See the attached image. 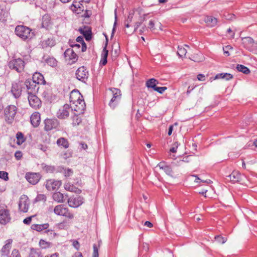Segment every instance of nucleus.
Segmentation results:
<instances>
[{
    "label": "nucleus",
    "instance_id": "40",
    "mask_svg": "<svg viewBox=\"0 0 257 257\" xmlns=\"http://www.w3.org/2000/svg\"><path fill=\"white\" fill-rule=\"evenodd\" d=\"M57 226L59 229L67 230L69 228L68 224L65 221L58 223Z\"/></svg>",
    "mask_w": 257,
    "mask_h": 257
},
{
    "label": "nucleus",
    "instance_id": "58",
    "mask_svg": "<svg viewBox=\"0 0 257 257\" xmlns=\"http://www.w3.org/2000/svg\"><path fill=\"white\" fill-rule=\"evenodd\" d=\"M195 87H196V86H194V85L189 86L188 87L187 90L186 91L187 94H188V95L191 92V91L194 89Z\"/></svg>",
    "mask_w": 257,
    "mask_h": 257
},
{
    "label": "nucleus",
    "instance_id": "24",
    "mask_svg": "<svg viewBox=\"0 0 257 257\" xmlns=\"http://www.w3.org/2000/svg\"><path fill=\"white\" fill-rule=\"evenodd\" d=\"M12 92L15 97L20 96L22 92V86L19 83H15L12 85Z\"/></svg>",
    "mask_w": 257,
    "mask_h": 257
},
{
    "label": "nucleus",
    "instance_id": "47",
    "mask_svg": "<svg viewBox=\"0 0 257 257\" xmlns=\"http://www.w3.org/2000/svg\"><path fill=\"white\" fill-rule=\"evenodd\" d=\"M0 178L8 181L9 180L8 173L5 171H0Z\"/></svg>",
    "mask_w": 257,
    "mask_h": 257
},
{
    "label": "nucleus",
    "instance_id": "18",
    "mask_svg": "<svg viewBox=\"0 0 257 257\" xmlns=\"http://www.w3.org/2000/svg\"><path fill=\"white\" fill-rule=\"evenodd\" d=\"M31 124L34 127H37L39 125L41 122V115L38 112H34L30 117Z\"/></svg>",
    "mask_w": 257,
    "mask_h": 257
},
{
    "label": "nucleus",
    "instance_id": "23",
    "mask_svg": "<svg viewBox=\"0 0 257 257\" xmlns=\"http://www.w3.org/2000/svg\"><path fill=\"white\" fill-rule=\"evenodd\" d=\"M233 78V76L230 73H222L216 74L214 78H211L210 80H215L216 79H224L225 80H229Z\"/></svg>",
    "mask_w": 257,
    "mask_h": 257
},
{
    "label": "nucleus",
    "instance_id": "62",
    "mask_svg": "<svg viewBox=\"0 0 257 257\" xmlns=\"http://www.w3.org/2000/svg\"><path fill=\"white\" fill-rule=\"evenodd\" d=\"M144 225H145V226H147V227H149V228H151V227H153V224H152L151 222H150V221H146V222L144 223Z\"/></svg>",
    "mask_w": 257,
    "mask_h": 257
},
{
    "label": "nucleus",
    "instance_id": "50",
    "mask_svg": "<svg viewBox=\"0 0 257 257\" xmlns=\"http://www.w3.org/2000/svg\"><path fill=\"white\" fill-rule=\"evenodd\" d=\"M167 88L166 87H156L155 89V91L158 92L160 94H162L165 90H166Z\"/></svg>",
    "mask_w": 257,
    "mask_h": 257
},
{
    "label": "nucleus",
    "instance_id": "6",
    "mask_svg": "<svg viewBox=\"0 0 257 257\" xmlns=\"http://www.w3.org/2000/svg\"><path fill=\"white\" fill-rule=\"evenodd\" d=\"M54 212L56 215L63 216L68 219H73L74 214L69 211L68 208L63 205H58L54 209Z\"/></svg>",
    "mask_w": 257,
    "mask_h": 257
},
{
    "label": "nucleus",
    "instance_id": "59",
    "mask_svg": "<svg viewBox=\"0 0 257 257\" xmlns=\"http://www.w3.org/2000/svg\"><path fill=\"white\" fill-rule=\"evenodd\" d=\"M73 246L78 250L80 247V244L78 241L74 240L73 241Z\"/></svg>",
    "mask_w": 257,
    "mask_h": 257
},
{
    "label": "nucleus",
    "instance_id": "10",
    "mask_svg": "<svg viewBox=\"0 0 257 257\" xmlns=\"http://www.w3.org/2000/svg\"><path fill=\"white\" fill-rule=\"evenodd\" d=\"M64 57L66 62L69 64H72L77 61V55L72 49H67L64 52Z\"/></svg>",
    "mask_w": 257,
    "mask_h": 257
},
{
    "label": "nucleus",
    "instance_id": "44",
    "mask_svg": "<svg viewBox=\"0 0 257 257\" xmlns=\"http://www.w3.org/2000/svg\"><path fill=\"white\" fill-rule=\"evenodd\" d=\"M80 113L77 112V114H76L73 118V124L74 125H78L81 122V119L78 117V115Z\"/></svg>",
    "mask_w": 257,
    "mask_h": 257
},
{
    "label": "nucleus",
    "instance_id": "37",
    "mask_svg": "<svg viewBox=\"0 0 257 257\" xmlns=\"http://www.w3.org/2000/svg\"><path fill=\"white\" fill-rule=\"evenodd\" d=\"M236 69L238 71L241 72L246 74H249L250 72L247 67L243 65H237L236 66Z\"/></svg>",
    "mask_w": 257,
    "mask_h": 257
},
{
    "label": "nucleus",
    "instance_id": "9",
    "mask_svg": "<svg viewBox=\"0 0 257 257\" xmlns=\"http://www.w3.org/2000/svg\"><path fill=\"white\" fill-rule=\"evenodd\" d=\"M72 110L73 109H72L69 105L65 104L59 109L57 112V116L59 119H65L69 116Z\"/></svg>",
    "mask_w": 257,
    "mask_h": 257
},
{
    "label": "nucleus",
    "instance_id": "36",
    "mask_svg": "<svg viewBox=\"0 0 257 257\" xmlns=\"http://www.w3.org/2000/svg\"><path fill=\"white\" fill-rule=\"evenodd\" d=\"M48 226V224H33L31 228L38 231H42V230L47 228Z\"/></svg>",
    "mask_w": 257,
    "mask_h": 257
},
{
    "label": "nucleus",
    "instance_id": "41",
    "mask_svg": "<svg viewBox=\"0 0 257 257\" xmlns=\"http://www.w3.org/2000/svg\"><path fill=\"white\" fill-rule=\"evenodd\" d=\"M29 257H42L41 252L34 249H31Z\"/></svg>",
    "mask_w": 257,
    "mask_h": 257
},
{
    "label": "nucleus",
    "instance_id": "33",
    "mask_svg": "<svg viewBox=\"0 0 257 257\" xmlns=\"http://www.w3.org/2000/svg\"><path fill=\"white\" fill-rule=\"evenodd\" d=\"M191 59L194 62H200L205 60V57L200 53H195L192 56Z\"/></svg>",
    "mask_w": 257,
    "mask_h": 257
},
{
    "label": "nucleus",
    "instance_id": "22",
    "mask_svg": "<svg viewBox=\"0 0 257 257\" xmlns=\"http://www.w3.org/2000/svg\"><path fill=\"white\" fill-rule=\"evenodd\" d=\"M106 43L105 47H104L101 54V60L100 61V64L102 65H105L107 63V58L108 56V51L106 49L107 45V38L106 37Z\"/></svg>",
    "mask_w": 257,
    "mask_h": 257
},
{
    "label": "nucleus",
    "instance_id": "14",
    "mask_svg": "<svg viewBox=\"0 0 257 257\" xmlns=\"http://www.w3.org/2000/svg\"><path fill=\"white\" fill-rule=\"evenodd\" d=\"M61 185L62 182L61 181L51 179L47 181L46 188L48 190L52 191L58 189Z\"/></svg>",
    "mask_w": 257,
    "mask_h": 257
},
{
    "label": "nucleus",
    "instance_id": "45",
    "mask_svg": "<svg viewBox=\"0 0 257 257\" xmlns=\"http://www.w3.org/2000/svg\"><path fill=\"white\" fill-rule=\"evenodd\" d=\"M62 173L66 177H68L72 175L73 171L70 169H64Z\"/></svg>",
    "mask_w": 257,
    "mask_h": 257
},
{
    "label": "nucleus",
    "instance_id": "8",
    "mask_svg": "<svg viewBox=\"0 0 257 257\" xmlns=\"http://www.w3.org/2000/svg\"><path fill=\"white\" fill-rule=\"evenodd\" d=\"M11 219L10 211L7 206H0V223L6 224Z\"/></svg>",
    "mask_w": 257,
    "mask_h": 257
},
{
    "label": "nucleus",
    "instance_id": "21",
    "mask_svg": "<svg viewBox=\"0 0 257 257\" xmlns=\"http://www.w3.org/2000/svg\"><path fill=\"white\" fill-rule=\"evenodd\" d=\"M64 188L66 190L74 192L76 194H79L81 193V189L80 188L76 187L70 183H65L64 185Z\"/></svg>",
    "mask_w": 257,
    "mask_h": 257
},
{
    "label": "nucleus",
    "instance_id": "49",
    "mask_svg": "<svg viewBox=\"0 0 257 257\" xmlns=\"http://www.w3.org/2000/svg\"><path fill=\"white\" fill-rule=\"evenodd\" d=\"M192 177L193 178H194V182H195L196 183L202 182H204V183H210L211 182V181L209 180H201L196 176H192Z\"/></svg>",
    "mask_w": 257,
    "mask_h": 257
},
{
    "label": "nucleus",
    "instance_id": "13",
    "mask_svg": "<svg viewBox=\"0 0 257 257\" xmlns=\"http://www.w3.org/2000/svg\"><path fill=\"white\" fill-rule=\"evenodd\" d=\"M9 66L18 72H21L24 69V62L21 59H15L9 63Z\"/></svg>",
    "mask_w": 257,
    "mask_h": 257
},
{
    "label": "nucleus",
    "instance_id": "3",
    "mask_svg": "<svg viewBox=\"0 0 257 257\" xmlns=\"http://www.w3.org/2000/svg\"><path fill=\"white\" fill-rule=\"evenodd\" d=\"M16 34L23 40L31 39L33 36V33L31 32V30L24 26H18L15 28Z\"/></svg>",
    "mask_w": 257,
    "mask_h": 257
},
{
    "label": "nucleus",
    "instance_id": "2",
    "mask_svg": "<svg viewBox=\"0 0 257 257\" xmlns=\"http://www.w3.org/2000/svg\"><path fill=\"white\" fill-rule=\"evenodd\" d=\"M70 103L72 109L78 113H82L85 105L83 96L78 91L74 90L70 94Z\"/></svg>",
    "mask_w": 257,
    "mask_h": 257
},
{
    "label": "nucleus",
    "instance_id": "4",
    "mask_svg": "<svg viewBox=\"0 0 257 257\" xmlns=\"http://www.w3.org/2000/svg\"><path fill=\"white\" fill-rule=\"evenodd\" d=\"M17 108L14 105H10L4 109V116L5 120L9 123H12L15 118Z\"/></svg>",
    "mask_w": 257,
    "mask_h": 257
},
{
    "label": "nucleus",
    "instance_id": "1",
    "mask_svg": "<svg viewBox=\"0 0 257 257\" xmlns=\"http://www.w3.org/2000/svg\"><path fill=\"white\" fill-rule=\"evenodd\" d=\"M145 20V14L140 10H136L129 14L125 22L126 33L131 34L136 31Z\"/></svg>",
    "mask_w": 257,
    "mask_h": 257
},
{
    "label": "nucleus",
    "instance_id": "31",
    "mask_svg": "<svg viewBox=\"0 0 257 257\" xmlns=\"http://www.w3.org/2000/svg\"><path fill=\"white\" fill-rule=\"evenodd\" d=\"M53 198L55 201L58 203H62L64 201V195L60 192L54 193L53 195Z\"/></svg>",
    "mask_w": 257,
    "mask_h": 257
},
{
    "label": "nucleus",
    "instance_id": "38",
    "mask_svg": "<svg viewBox=\"0 0 257 257\" xmlns=\"http://www.w3.org/2000/svg\"><path fill=\"white\" fill-rule=\"evenodd\" d=\"M39 245L41 248L46 249L51 246V243L42 239L39 241Z\"/></svg>",
    "mask_w": 257,
    "mask_h": 257
},
{
    "label": "nucleus",
    "instance_id": "25",
    "mask_svg": "<svg viewBox=\"0 0 257 257\" xmlns=\"http://www.w3.org/2000/svg\"><path fill=\"white\" fill-rule=\"evenodd\" d=\"M26 86L29 90L28 94H32V93L36 91L38 89L37 85L32 80H27L25 82Z\"/></svg>",
    "mask_w": 257,
    "mask_h": 257
},
{
    "label": "nucleus",
    "instance_id": "12",
    "mask_svg": "<svg viewBox=\"0 0 257 257\" xmlns=\"http://www.w3.org/2000/svg\"><path fill=\"white\" fill-rule=\"evenodd\" d=\"M25 178L29 183L35 185L39 182L41 176L39 173L28 172L26 174Z\"/></svg>",
    "mask_w": 257,
    "mask_h": 257
},
{
    "label": "nucleus",
    "instance_id": "46",
    "mask_svg": "<svg viewBox=\"0 0 257 257\" xmlns=\"http://www.w3.org/2000/svg\"><path fill=\"white\" fill-rule=\"evenodd\" d=\"M216 242L219 244H223L226 241V239L222 236H217L215 237Z\"/></svg>",
    "mask_w": 257,
    "mask_h": 257
},
{
    "label": "nucleus",
    "instance_id": "29",
    "mask_svg": "<svg viewBox=\"0 0 257 257\" xmlns=\"http://www.w3.org/2000/svg\"><path fill=\"white\" fill-rule=\"evenodd\" d=\"M186 47H188L186 45H181L178 47L177 54L180 57H185L187 52Z\"/></svg>",
    "mask_w": 257,
    "mask_h": 257
},
{
    "label": "nucleus",
    "instance_id": "17",
    "mask_svg": "<svg viewBox=\"0 0 257 257\" xmlns=\"http://www.w3.org/2000/svg\"><path fill=\"white\" fill-rule=\"evenodd\" d=\"M83 198L80 196L72 197L69 199L68 203L70 207L77 208L83 203Z\"/></svg>",
    "mask_w": 257,
    "mask_h": 257
},
{
    "label": "nucleus",
    "instance_id": "26",
    "mask_svg": "<svg viewBox=\"0 0 257 257\" xmlns=\"http://www.w3.org/2000/svg\"><path fill=\"white\" fill-rule=\"evenodd\" d=\"M149 28L153 32L157 30H162V24L160 23H155L153 20H150L149 23Z\"/></svg>",
    "mask_w": 257,
    "mask_h": 257
},
{
    "label": "nucleus",
    "instance_id": "60",
    "mask_svg": "<svg viewBox=\"0 0 257 257\" xmlns=\"http://www.w3.org/2000/svg\"><path fill=\"white\" fill-rule=\"evenodd\" d=\"M46 196L44 195H42V194H40V195H39L37 196L36 198V201H39L41 199H42V200H44L45 201L46 200Z\"/></svg>",
    "mask_w": 257,
    "mask_h": 257
},
{
    "label": "nucleus",
    "instance_id": "15",
    "mask_svg": "<svg viewBox=\"0 0 257 257\" xmlns=\"http://www.w3.org/2000/svg\"><path fill=\"white\" fill-rule=\"evenodd\" d=\"M28 100L30 106L34 108H39L41 104L40 99L34 94H29Z\"/></svg>",
    "mask_w": 257,
    "mask_h": 257
},
{
    "label": "nucleus",
    "instance_id": "16",
    "mask_svg": "<svg viewBox=\"0 0 257 257\" xmlns=\"http://www.w3.org/2000/svg\"><path fill=\"white\" fill-rule=\"evenodd\" d=\"M76 76L79 80L84 81L87 78L88 71L84 67H80L77 70Z\"/></svg>",
    "mask_w": 257,
    "mask_h": 257
},
{
    "label": "nucleus",
    "instance_id": "34",
    "mask_svg": "<svg viewBox=\"0 0 257 257\" xmlns=\"http://www.w3.org/2000/svg\"><path fill=\"white\" fill-rule=\"evenodd\" d=\"M42 27L46 29H49L51 25V20L48 16H44L42 19Z\"/></svg>",
    "mask_w": 257,
    "mask_h": 257
},
{
    "label": "nucleus",
    "instance_id": "52",
    "mask_svg": "<svg viewBox=\"0 0 257 257\" xmlns=\"http://www.w3.org/2000/svg\"><path fill=\"white\" fill-rule=\"evenodd\" d=\"M164 172L168 175H171V174H172V170L171 169L168 167V166H166L164 168H162Z\"/></svg>",
    "mask_w": 257,
    "mask_h": 257
},
{
    "label": "nucleus",
    "instance_id": "64",
    "mask_svg": "<svg viewBox=\"0 0 257 257\" xmlns=\"http://www.w3.org/2000/svg\"><path fill=\"white\" fill-rule=\"evenodd\" d=\"M72 257H83L82 253L79 252H76L73 255H72Z\"/></svg>",
    "mask_w": 257,
    "mask_h": 257
},
{
    "label": "nucleus",
    "instance_id": "7",
    "mask_svg": "<svg viewBox=\"0 0 257 257\" xmlns=\"http://www.w3.org/2000/svg\"><path fill=\"white\" fill-rule=\"evenodd\" d=\"M30 205V201L26 195H22L19 199L18 203L19 210L23 213L28 211Z\"/></svg>",
    "mask_w": 257,
    "mask_h": 257
},
{
    "label": "nucleus",
    "instance_id": "19",
    "mask_svg": "<svg viewBox=\"0 0 257 257\" xmlns=\"http://www.w3.org/2000/svg\"><path fill=\"white\" fill-rule=\"evenodd\" d=\"M111 91L113 94V97L110 101L109 105L113 107L114 106V105L113 104V102L117 101L120 99L121 93L120 91L116 88H112Z\"/></svg>",
    "mask_w": 257,
    "mask_h": 257
},
{
    "label": "nucleus",
    "instance_id": "11",
    "mask_svg": "<svg viewBox=\"0 0 257 257\" xmlns=\"http://www.w3.org/2000/svg\"><path fill=\"white\" fill-rule=\"evenodd\" d=\"M83 3V0H74L70 7V9L73 12L77 14H80L84 10Z\"/></svg>",
    "mask_w": 257,
    "mask_h": 257
},
{
    "label": "nucleus",
    "instance_id": "53",
    "mask_svg": "<svg viewBox=\"0 0 257 257\" xmlns=\"http://www.w3.org/2000/svg\"><path fill=\"white\" fill-rule=\"evenodd\" d=\"M178 147V144L177 143H174L173 147L170 149V151L172 153H176Z\"/></svg>",
    "mask_w": 257,
    "mask_h": 257
},
{
    "label": "nucleus",
    "instance_id": "39",
    "mask_svg": "<svg viewBox=\"0 0 257 257\" xmlns=\"http://www.w3.org/2000/svg\"><path fill=\"white\" fill-rule=\"evenodd\" d=\"M53 121L51 119H47L45 120V130L47 131L51 130L53 126Z\"/></svg>",
    "mask_w": 257,
    "mask_h": 257
},
{
    "label": "nucleus",
    "instance_id": "42",
    "mask_svg": "<svg viewBox=\"0 0 257 257\" xmlns=\"http://www.w3.org/2000/svg\"><path fill=\"white\" fill-rule=\"evenodd\" d=\"M81 33L84 36L85 39L87 41L90 40L91 39V33L90 30H87L86 31H82L80 30Z\"/></svg>",
    "mask_w": 257,
    "mask_h": 257
},
{
    "label": "nucleus",
    "instance_id": "51",
    "mask_svg": "<svg viewBox=\"0 0 257 257\" xmlns=\"http://www.w3.org/2000/svg\"><path fill=\"white\" fill-rule=\"evenodd\" d=\"M36 215H32L29 217H28L24 219L23 223L26 224H30L32 221V219L33 217H34Z\"/></svg>",
    "mask_w": 257,
    "mask_h": 257
},
{
    "label": "nucleus",
    "instance_id": "35",
    "mask_svg": "<svg viewBox=\"0 0 257 257\" xmlns=\"http://www.w3.org/2000/svg\"><path fill=\"white\" fill-rule=\"evenodd\" d=\"M16 139H17V144L18 145H22L24 142H25L26 139L24 137L23 134L21 132H18L16 134Z\"/></svg>",
    "mask_w": 257,
    "mask_h": 257
},
{
    "label": "nucleus",
    "instance_id": "55",
    "mask_svg": "<svg viewBox=\"0 0 257 257\" xmlns=\"http://www.w3.org/2000/svg\"><path fill=\"white\" fill-rule=\"evenodd\" d=\"M205 78H206V77H205V75H204L203 74H199L197 76V78L198 80L200 81H205Z\"/></svg>",
    "mask_w": 257,
    "mask_h": 257
},
{
    "label": "nucleus",
    "instance_id": "57",
    "mask_svg": "<svg viewBox=\"0 0 257 257\" xmlns=\"http://www.w3.org/2000/svg\"><path fill=\"white\" fill-rule=\"evenodd\" d=\"M93 257H98V250L95 245H93Z\"/></svg>",
    "mask_w": 257,
    "mask_h": 257
},
{
    "label": "nucleus",
    "instance_id": "54",
    "mask_svg": "<svg viewBox=\"0 0 257 257\" xmlns=\"http://www.w3.org/2000/svg\"><path fill=\"white\" fill-rule=\"evenodd\" d=\"M15 156L17 160H20L23 156V154L22 152L18 151L15 153Z\"/></svg>",
    "mask_w": 257,
    "mask_h": 257
},
{
    "label": "nucleus",
    "instance_id": "28",
    "mask_svg": "<svg viewBox=\"0 0 257 257\" xmlns=\"http://www.w3.org/2000/svg\"><path fill=\"white\" fill-rule=\"evenodd\" d=\"M228 177L233 182H237L240 180V174L237 171H233Z\"/></svg>",
    "mask_w": 257,
    "mask_h": 257
},
{
    "label": "nucleus",
    "instance_id": "20",
    "mask_svg": "<svg viewBox=\"0 0 257 257\" xmlns=\"http://www.w3.org/2000/svg\"><path fill=\"white\" fill-rule=\"evenodd\" d=\"M204 22L206 23L207 26L212 28L215 27L217 24V19L210 16H206L204 20Z\"/></svg>",
    "mask_w": 257,
    "mask_h": 257
},
{
    "label": "nucleus",
    "instance_id": "63",
    "mask_svg": "<svg viewBox=\"0 0 257 257\" xmlns=\"http://www.w3.org/2000/svg\"><path fill=\"white\" fill-rule=\"evenodd\" d=\"M76 41L77 42L80 43L81 44L82 43H84L83 41V38L82 36H79L76 39Z\"/></svg>",
    "mask_w": 257,
    "mask_h": 257
},
{
    "label": "nucleus",
    "instance_id": "30",
    "mask_svg": "<svg viewBox=\"0 0 257 257\" xmlns=\"http://www.w3.org/2000/svg\"><path fill=\"white\" fill-rule=\"evenodd\" d=\"M157 84H158V81L154 78L149 79L146 82V86L148 88L153 89L154 90L157 87Z\"/></svg>",
    "mask_w": 257,
    "mask_h": 257
},
{
    "label": "nucleus",
    "instance_id": "43",
    "mask_svg": "<svg viewBox=\"0 0 257 257\" xmlns=\"http://www.w3.org/2000/svg\"><path fill=\"white\" fill-rule=\"evenodd\" d=\"M232 49L233 48L230 45L225 46L223 48L224 54L226 56H229L230 55L229 52L230 51L232 50Z\"/></svg>",
    "mask_w": 257,
    "mask_h": 257
},
{
    "label": "nucleus",
    "instance_id": "5",
    "mask_svg": "<svg viewBox=\"0 0 257 257\" xmlns=\"http://www.w3.org/2000/svg\"><path fill=\"white\" fill-rule=\"evenodd\" d=\"M241 42L245 49L257 55V43H255L252 38L250 37L242 38Z\"/></svg>",
    "mask_w": 257,
    "mask_h": 257
},
{
    "label": "nucleus",
    "instance_id": "32",
    "mask_svg": "<svg viewBox=\"0 0 257 257\" xmlns=\"http://www.w3.org/2000/svg\"><path fill=\"white\" fill-rule=\"evenodd\" d=\"M57 144L59 147H62L65 149L69 147V143L68 141L64 138H60L57 141Z\"/></svg>",
    "mask_w": 257,
    "mask_h": 257
},
{
    "label": "nucleus",
    "instance_id": "48",
    "mask_svg": "<svg viewBox=\"0 0 257 257\" xmlns=\"http://www.w3.org/2000/svg\"><path fill=\"white\" fill-rule=\"evenodd\" d=\"M8 257H21V256L17 249H14Z\"/></svg>",
    "mask_w": 257,
    "mask_h": 257
},
{
    "label": "nucleus",
    "instance_id": "56",
    "mask_svg": "<svg viewBox=\"0 0 257 257\" xmlns=\"http://www.w3.org/2000/svg\"><path fill=\"white\" fill-rule=\"evenodd\" d=\"M227 33H228L229 37L230 38L233 39L234 37L235 32L233 31L231 29L228 28L227 30Z\"/></svg>",
    "mask_w": 257,
    "mask_h": 257
},
{
    "label": "nucleus",
    "instance_id": "27",
    "mask_svg": "<svg viewBox=\"0 0 257 257\" xmlns=\"http://www.w3.org/2000/svg\"><path fill=\"white\" fill-rule=\"evenodd\" d=\"M33 81L37 85L44 84L45 80L43 76L40 73L36 72L33 74Z\"/></svg>",
    "mask_w": 257,
    "mask_h": 257
},
{
    "label": "nucleus",
    "instance_id": "61",
    "mask_svg": "<svg viewBox=\"0 0 257 257\" xmlns=\"http://www.w3.org/2000/svg\"><path fill=\"white\" fill-rule=\"evenodd\" d=\"M48 63H50L51 65L53 66H55L57 64V62L56 60L54 59H50L48 60Z\"/></svg>",
    "mask_w": 257,
    "mask_h": 257
}]
</instances>
